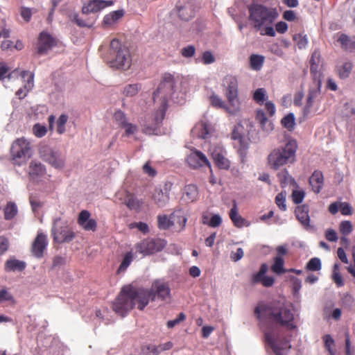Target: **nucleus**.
Returning <instances> with one entry per match:
<instances>
[{"instance_id":"ddd939ff","label":"nucleus","mask_w":355,"mask_h":355,"mask_svg":"<svg viewBox=\"0 0 355 355\" xmlns=\"http://www.w3.org/2000/svg\"><path fill=\"white\" fill-rule=\"evenodd\" d=\"M265 337L266 341L270 345L276 355H287L288 352V342L286 338L283 340L279 338L275 339L270 333H266Z\"/></svg>"},{"instance_id":"864d4df0","label":"nucleus","mask_w":355,"mask_h":355,"mask_svg":"<svg viewBox=\"0 0 355 355\" xmlns=\"http://www.w3.org/2000/svg\"><path fill=\"white\" fill-rule=\"evenodd\" d=\"M142 355H158L159 351L155 345H147L142 347Z\"/></svg>"},{"instance_id":"603ef678","label":"nucleus","mask_w":355,"mask_h":355,"mask_svg":"<svg viewBox=\"0 0 355 355\" xmlns=\"http://www.w3.org/2000/svg\"><path fill=\"white\" fill-rule=\"evenodd\" d=\"M29 201L33 212H37L43 205V203L33 195L30 196Z\"/></svg>"},{"instance_id":"0eeeda50","label":"nucleus","mask_w":355,"mask_h":355,"mask_svg":"<svg viewBox=\"0 0 355 355\" xmlns=\"http://www.w3.org/2000/svg\"><path fill=\"white\" fill-rule=\"evenodd\" d=\"M222 87L229 105L234 110H240L241 102L239 98V82L235 76L227 74L222 80Z\"/></svg>"},{"instance_id":"bb28decb","label":"nucleus","mask_w":355,"mask_h":355,"mask_svg":"<svg viewBox=\"0 0 355 355\" xmlns=\"http://www.w3.org/2000/svg\"><path fill=\"white\" fill-rule=\"evenodd\" d=\"M323 180L322 173L318 171H314L310 177L309 184L315 193H318L320 191L323 186Z\"/></svg>"},{"instance_id":"774afa93","label":"nucleus","mask_w":355,"mask_h":355,"mask_svg":"<svg viewBox=\"0 0 355 355\" xmlns=\"http://www.w3.org/2000/svg\"><path fill=\"white\" fill-rule=\"evenodd\" d=\"M196 128H199L200 130V135L199 136L203 139H205L207 137V136L209 135V130H208V127H207V125L206 124V123L205 122H202L201 123H200L197 127Z\"/></svg>"},{"instance_id":"cd10ccee","label":"nucleus","mask_w":355,"mask_h":355,"mask_svg":"<svg viewBox=\"0 0 355 355\" xmlns=\"http://www.w3.org/2000/svg\"><path fill=\"white\" fill-rule=\"evenodd\" d=\"M198 196V191L196 186L189 184L184 187L182 195L183 200L189 203L195 201Z\"/></svg>"},{"instance_id":"c85d7f7f","label":"nucleus","mask_w":355,"mask_h":355,"mask_svg":"<svg viewBox=\"0 0 355 355\" xmlns=\"http://www.w3.org/2000/svg\"><path fill=\"white\" fill-rule=\"evenodd\" d=\"M154 202L160 207H164L169 200V194L166 193L161 189H155L153 193Z\"/></svg>"},{"instance_id":"a19ab883","label":"nucleus","mask_w":355,"mask_h":355,"mask_svg":"<svg viewBox=\"0 0 355 355\" xmlns=\"http://www.w3.org/2000/svg\"><path fill=\"white\" fill-rule=\"evenodd\" d=\"M264 58L261 55H252L250 58L251 68L259 70L263 66Z\"/></svg>"},{"instance_id":"c9c22d12","label":"nucleus","mask_w":355,"mask_h":355,"mask_svg":"<svg viewBox=\"0 0 355 355\" xmlns=\"http://www.w3.org/2000/svg\"><path fill=\"white\" fill-rule=\"evenodd\" d=\"M174 225L173 221L166 215H159L157 216V227L160 230H168Z\"/></svg>"},{"instance_id":"6ab92c4d","label":"nucleus","mask_w":355,"mask_h":355,"mask_svg":"<svg viewBox=\"0 0 355 355\" xmlns=\"http://www.w3.org/2000/svg\"><path fill=\"white\" fill-rule=\"evenodd\" d=\"M91 214L87 210H83L79 213L78 224L85 231L95 232L97 228V222L95 219L91 218Z\"/></svg>"},{"instance_id":"393cba45","label":"nucleus","mask_w":355,"mask_h":355,"mask_svg":"<svg viewBox=\"0 0 355 355\" xmlns=\"http://www.w3.org/2000/svg\"><path fill=\"white\" fill-rule=\"evenodd\" d=\"M212 158L215 164L220 169L227 170L230 167V162L225 157L219 150H214L212 153Z\"/></svg>"},{"instance_id":"4be33fe9","label":"nucleus","mask_w":355,"mask_h":355,"mask_svg":"<svg viewBox=\"0 0 355 355\" xmlns=\"http://www.w3.org/2000/svg\"><path fill=\"white\" fill-rule=\"evenodd\" d=\"M210 104L215 108L224 109L227 112L234 114L239 110H234V107L227 105L225 102L216 94H213L209 96Z\"/></svg>"},{"instance_id":"79ce46f5","label":"nucleus","mask_w":355,"mask_h":355,"mask_svg":"<svg viewBox=\"0 0 355 355\" xmlns=\"http://www.w3.org/2000/svg\"><path fill=\"white\" fill-rule=\"evenodd\" d=\"M353 68L352 63L349 62H346L343 64V65L340 67V69H338V75L340 78H347L349 74L351 73V71Z\"/></svg>"},{"instance_id":"0e129e2a","label":"nucleus","mask_w":355,"mask_h":355,"mask_svg":"<svg viewBox=\"0 0 355 355\" xmlns=\"http://www.w3.org/2000/svg\"><path fill=\"white\" fill-rule=\"evenodd\" d=\"M324 341L325 347L327 349L329 354L331 355H334V352L331 349V345H333L334 343V340L332 338V337L328 334L325 335L324 336Z\"/></svg>"},{"instance_id":"4468645a","label":"nucleus","mask_w":355,"mask_h":355,"mask_svg":"<svg viewBox=\"0 0 355 355\" xmlns=\"http://www.w3.org/2000/svg\"><path fill=\"white\" fill-rule=\"evenodd\" d=\"M47 245V236L42 232H38L31 245L32 254L38 259L43 257Z\"/></svg>"},{"instance_id":"aec40b11","label":"nucleus","mask_w":355,"mask_h":355,"mask_svg":"<svg viewBox=\"0 0 355 355\" xmlns=\"http://www.w3.org/2000/svg\"><path fill=\"white\" fill-rule=\"evenodd\" d=\"M321 85V79H317L313 81L312 85L309 89V94L306 98V105L304 108V112H309V109L313 106L315 98H318V96L320 95Z\"/></svg>"},{"instance_id":"09e8293b","label":"nucleus","mask_w":355,"mask_h":355,"mask_svg":"<svg viewBox=\"0 0 355 355\" xmlns=\"http://www.w3.org/2000/svg\"><path fill=\"white\" fill-rule=\"evenodd\" d=\"M298 148L297 142L295 139H290V164L296 161L295 152Z\"/></svg>"},{"instance_id":"f03ea898","label":"nucleus","mask_w":355,"mask_h":355,"mask_svg":"<svg viewBox=\"0 0 355 355\" xmlns=\"http://www.w3.org/2000/svg\"><path fill=\"white\" fill-rule=\"evenodd\" d=\"M249 12L250 21L257 30L261 31V35L271 37L275 35L272 24L278 17L276 10L259 4H253L249 7Z\"/></svg>"},{"instance_id":"6e6552de","label":"nucleus","mask_w":355,"mask_h":355,"mask_svg":"<svg viewBox=\"0 0 355 355\" xmlns=\"http://www.w3.org/2000/svg\"><path fill=\"white\" fill-rule=\"evenodd\" d=\"M31 143L24 137L17 139L12 144L10 154L15 164L20 165L31 157Z\"/></svg>"},{"instance_id":"423d86ee","label":"nucleus","mask_w":355,"mask_h":355,"mask_svg":"<svg viewBox=\"0 0 355 355\" xmlns=\"http://www.w3.org/2000/svg\"><path fill=\"white\" fill-rule=\"evenodd\" d=\"M159 105V109L151 114L145 116L141 119L140 123L142 127L143 132L147 135H155L159 128L162 121L164 119L166 111L168 107L164 102L162 105Z\"/></svg>"},{"instance_id":"bf43d9fd","label":"nucleus","mask_w":355,"mask_h":355,"mask_svg":"<svg viewBox=\"0 0 355 355\" xmlns=\"http://www.w3.org/2000/svg\"><path fill=\"white\" fill-rule=\"evenodd\" d=\"M33 133L37 137H42L46 133V128L44 125L39 123L35 124L33 128Z\"/></svg>"},{"instance_id":"680f3d73","label":"nucleus","mask_w":355,"mask_h":355,"mask_svg":"<svg viewBox=\"0 0 355 355\" xmlns=\"http://www.w3.org/2000/svg\"><path fill=\"white\" fill-rule=\"evenodd\" d=\"M185 319H186L185 314L184 313H180L178 315L177 318L167 322V327H168V328H170V329L173 328L175 325L180 324L181 322L184 321Z\"/></svg>"},{"instance_id":"69168bd1","label":"nucleus","mask_w":355,"mask_h":355,"mask_svg":"<svg viewBox=\"0 0 355 355\" xmlns=\"http://www.w3.org/2000/svg\"><path fill=\"white\" fill-rule=\"evenodd\" d=\"M143 171L144 173L147 174L148 176L152 178L155 177L157 175L156 170L150 166L149 162H146L143 166Z\"/></svg>"},{"instance_id":"5fc2aeb1","label":"nucleus","mask_w":355,"mask_h":355,"mask_svg":"<svg viewBox=\"0 0 355 355\" xmlns=\"http://www.w3.org/2000/svg\"><path fill=\"white\" fill-rule=\"evenodd\" d=\"M286 202V193L284 194L282 192L277 194V196L275 198V202L277 205L279 207V208L283 211H285L286 209V205L285 204Z\"/></svg>"},{"instance_id":"4d7b16f0","label":"nucleus","mask_w":355,"mask_h":355,"mask_svg":"<svg viewBox=\"0 0 355 355\" xmlns=\"http://www.w3.org/2000/svg\"><path fill=\"white\" fill-rule=\"evenodd\" d=\"M340 231L342 234L347 235L352 231V225L348 220L342 221L340 224Z\"/></svg>"},{"instance_id":"de8ad7c7","label":"nucleus","mask_w":355,"mask_h":355,"mask_svg":"<svg viewBox=\"0 0 355 355\" xmlns=\"http://www.w3.org/2000/svg\"><path fill=\"white\" fill-rule=\"evenodd\" d=\"M125 130V132L123 136L130 137L138 131V127L137 125H135L131 123H128L122 127Z\"/></svg>"},{"instance_id":"e433bc0d","label":"nucleus","mask_w":355,"mask_h":355,"mask_svg":"<svg viewBox=\"0 0 355 355\" xmlns=\"http://www.w3.org/2000/svg\"><path fill=\"white\" fill-rule=\"evenodd\" d=\"M293 40L295 47H297L298 49H302L305 48L308 43L306 35H302L301 33L295 34L293 36Z\"/></svg>"},{"instance_id":"5701e85b","label":"nucleus","mask_w":355,"mask_h":355,"mask_svg":"<svg viewBox=\"0 0 355 355\" xmlns=\"http://www.w3.org/2000/svg\"><path fill=\"white\" fill-rule=\"evenodd\" d=\"M231 137L233 140L237 141L239 144L238 153L241 157H245L248 148V143L242 135L234 128L232 132Z\"/></svg>"},{"instance_id":"f257e3e1","label":"nucleus","mask_w":355,"mask_h":355,"mask_svg":"<svg viewBox=\"0 0 355 355\" xmlns=\"http://www.w3.org/2000/svg\"><path fill=\"white\" fill-rule=\"evenodd\" d=\"M171 298V289L168 283L162 280L153 282L150 289L136 287L132 284L123 286L112 304L113 311L124 317L131 311L137 302V308L143 310L149 301L156 300L166 301Z\"/></svg>"},{"instance_id":"473e14b6","label":"nucleus","mask_w":355,"mask_h":355,"mask_svg":"<svg viewBox=\"0 0 355 355\" xmlns=\"http://www.w3.org/2000/svg\"><path fill=\"white\" fill-rule=\"evenodd\" d=\"M18 213V209L16 204L13 202H8L4 209V218L6 220H10L13 219Z\"/></svg>"},{"instance_id":"c03bdc74","label":"nucleus","mask_w":355,"mask_h":355,"mask_svg":"<svg viewBox=\"0 0 355 355\" xmlns=\"http://www.w3.org/2000/svg\"><path fill=\"white\" fill-rule=\"evenodd\" d=\"M68 120V116L62 114L57 121V132L59 134H63L65 131V124Z\"/></svg>"},{"instance_id":"e2e57ef3","label":"nucleus","mask_w":355,"mask_h":355,"mask_svg":"<svg viewBox=\"0 0 355 355\" xmlns=\"http://www.w3.org/2000/svg\"><path fill=\"white\" fill-rule=\"evenodd\" d=\"M222 223L221 217L218 214H214L208 223V225L211 227H217Z\"/></svg>"},{"instance_id":"052dcab7","label":"nucleus","mask_w":355,"mask_h":355,"mask_svg":"<svg viewBox=\"0 0 355 355\" xmlns=\"http://www.w3.org/2000/svg\"><path fill=\"white\" fill-rule=\"evenodd\" d=\"M216 60L215 57L209 51H206L202 53V62L204 64H209L214 62Z\"/></svg>"},{"instance_id":"f8f14e48","label":"nucleus","mask_w":355,"mask_h":355,"mask_svg":"<svg viewBox=\"0 0 355 355\" xmlns=\"http://www.w3.org/2000/svg\"><path fill=\"white\" fill-rule=\"evenodd\" d=\"M268 270V266L266 263H262L259 272L252 275L251 284L254 285L260 283L265 287L272 286L275 282V279L272 277L266 275Z\"/></svg>"},{"instance_id":"7c9ffc66","label":"nucleus","mask_w":355,"mask_h":355,"mask_svg":"<svg viewBox=\"0 0 355 355\" xmlns=\"http://www.w3.org/2000/svg\"><path fill=\"white\" fill-rule=\"evenodd\" d=\"M26 268V263L24 261L17 259H8L5 263V270L10 271H22Z\"/></svg>"},{"instance_id":"6e6d98bb","label":"nucleus","mask_w":355,"mask_h":355,"mask_svg":"<svg viewBox=\"0 0 355 355\" xmlns=\"http://www.w3.org/2000/svg\"><path fill=\"white\" fill-rule=\"evenodd\" d=\"M125 205L130 209H137L140 207L139 201L133 196H129L128 197Z\"/></svg>"},{"instance_id":"a18cd8bd","label":"nucleus","mask_w":355,"mask_h":355,"mask_svg":"<svg viewBox=\"0 0 355 355\" xmlns=\"http://www.w3.org/2000/svg\"><path fill=\"white\" fill-rule=\"evenodd\" d=\"M343 305L349 311H355V300L350 295H345L343 297Z\"/></svg>"},{"instance_id":"9b49d317","label":"nucleus","mask_w":355,"mask_h":355,"mask_svg":"<svg viewBox=\"0 0 355 355\" xmlns=\"http://www.w3.org/2000/svg\"><path fill=\"white\" fill-rule=\"evenodd\" d=\"M42 159L55 168H62L64 166L65 157L61 153L47 149L42 153Z\"/></svg>"},{"instance_id":"c756f323","label":"nucleus","mask_w":355,"mask_h":355,"mask_svg":"<svg viewBox=\"0 0 355 355\" xmlns=\"http://www.w3.org/2000/svg\"><path fill=\"white\" fill-rule=\"evenodd\" d=\"M256 120L259 123L263 130L268 132L273 130L272 123L269 121L263 110L259 109L257 110Z\"/></svg>"},{"instance_id":"a211bd4d","label":"nucleus","mask_w":355,"mask_h":355,"mask_svg":"<svg viewBox=\"0 0 355 355\" xmlns=\"http://www.w3.org/2000/svg\"><path fill=\"white\" fill-rule=\"evenodd\" d=\"M56 46V40L49 33L42 32L37 42V53L40 55L47 53L53 46Z\"/></svg>"},{"instance_id":"ea45409f","label":"nucleus","mask_w":355,"mask_h":355,"mask_svg":"<svg viewBox=\"0 0 355 355\" xmlns=\"http://www.w3.org/2000/svg\"><path fill=\"white\" fill-rule=\"evenodd\" d=\"M141 89V85L140 84H129L123 88V94L126 96H134Z\"/></svg>"},{"instance_id":"9d476101","label":"nucleus","mask_w":355,"mask_h":355,"mask_svg":"<svg viewBox=\"0 0 355 355\" xmlns=\"http://www.w3.org/2000/svg\"><path fill=\"white\" fill-rule=\"evenodd\" d=\"M288 160V142L285 144L284 147L273 150L268 156V164L274 170H278L281 166L286 164Z\"/></svg>"},{"instance_id":"338daca9","label":"nucleus","mask_w":355,"mask_h":355,"mask_svg":"<svg viewBox=\"0 0 355 355\" xmlns=\"http://www.w3.org/2000/svg\"><path fill=\"white\" fill-rule=\"evenodd\" d=\"M310 70L313 76V81L317 79H321V74L320 73V64H311Z\"/></svg>"},{"instance_id":"2f4dec72","label":"nucleus","mask_w":355,"mask_h":355,"mask_svg":"<svg viewBox=\"0 0 355 355\" xmlns=\"http://www.w3.org/2000/svg\"><path fill=\"white\" fill-rule=\"evenodd\" d=\"M124 15L123 10H115L106 15L103 18L105 26H112Z\"/></svg>"},{"instance_id":"58836bf2","label":"nucleus","mask_w":355,"mask_h":355,"mask_svg":"<svg viewBox=\"0 0 355 355\" xmlns=\"http://www.w3.org/2000/svg\"><path fill=\"white\" fill-rule=\"evenodd\" d=\"M132 260L133 255L132 252H127L117 270V273L119 274L121 272H125L126 269L128 268V266L130 265Z\"/></svg>"},{"instance_id":"49530a36","label":"nucleus","mask_w":355,"mask_h":355,"mask_svg":"<svg viewBox=\"0 0 355 355\" xmlns=\"http://www.w3.org/2000/svg\"><path fill=\"white\" fill-rule=\"evenodd\" d=\"M114 118L117 124L121 128H122L123 125L128 123L125 114L121 110L115 112L114 114Z\"/></svg>"},{"instance_id":"dca6fc26","label":"nucleus","mask_w":355,"mask_h":355,"mask_svg":"<svg viewBox=\"0 0 355 355\" xmlns=\"http://www.w3.org/2000/svg\"><path fill=\"white\" fill-rule=\"evenodd\" d=\"M52 234L54 241L58 243H69L76 236L75 233L67 226L61 227L54 226L52 229Z\"/></svg>"},{"instance_id":"2eb2a0df","label":"nucleus","mask_w":355,"mask_h":355,"mask_svg":"<svg viewBox=\"0 0 355 355\" xmlns=\"http://www.w3.org/2000/svg\"><path fill=\"white\" fill-rule=\"evenodd\" d=\"M83 13L89 14L92 12H97L106 7L112 6L113 4V1L105 0H83Z\"/></svg>"},{"instance_id":"a878e982","label":"nucleus","mask_w":355,"mask_h":355,"mask_svg":"<svg viewBox=\"0 0 355 355\" xmlns=\"http://www.w3.org/2000/svg\"><path fill=\"white\" fill-rule=\"evenodd\" d=\"M295 215L297 220L302 225L307 227L309 226L310 218L309 216V208L306 205L297 206L295 209Z\"/></svg>"},{"instance_id":"37998d69","label":"nucleus","mask_w":355,"mask_h":355,"mask_svg":"<svg viewBox=\"0 0 355 355\" xmlns=\"http://www.w3.org/2000/svg\"><path fill=\"white\" fill-rule=\"evenodd\" d=\"M253 100L259 105H263L266 100V91L264 88H259L254 92Z\"/></svg>"},{"instance_id":"4c0bfd02","label":"nucleus","mask_w":355,"mask_h":355,"mask_svg":"<svg viewBox=\"0 0 355 355\" xmlns=\"http://www.w3.org/2000/svg\"><path fill=\"white\" fill-rule=\"evenodd\" d=\"M29 168L31 175L39 176L45 173V168L41 163L31 162Z\"/></svg>"},{"instance_id":"20e7f679","label":"nucleus","mask_w":355,"mask_h":355,"mask_svg":"<svg viewBox=\"0 0 355 355\" xmlns=\"http://www.w3.org/2000/svg\"><path fill=\"white\" fill-rule=\"evenodd\" d=\"M105 60L111 67L123 69H129L132 62L129 49L116 38L111 40Z\"/></svg>"},{"instance_id":"39448f33","label":"nucleus","mask_w":355,"mask_h":355,"mask_svg":"<svg viewBox=\"0 0 355 355\" xmlns=\"http://www.w3.org/2000/svg\"><path fill=\"white\" fill-rule=\"evenodd\" d=\"M175 85L173 75L170 73H164L157 89L153 93L154 103L162 105L164 102L166 106L168 107V101L174 92Z\"/></svg>"},{"instance_id":"8fccbe9b","label":"nucleus","mask_w":355,"mask_h":355,"mask_svg":"<svg viewBox=\"0 0 355 355\" xmlns=\"http://www.w3.org/2000/svg\"><path fill=\"white\" fill-rule=\"evenodd\" d=\"M181 55L186 58H192L196 53V48L193 45H188L181 49Z\"/></svg>"},{"instance_id":"13d9d810","label":"nucleus","mask_w":355,"mask_h":355,"mask_svg":"<svg viewBox=\"0 0 355 355\" xmlns=\"http://www.w3.org/2000/svg\"><path fill=\"white\" fill-rule=\"evenodd\" d=\"M130 228H137L140 232L144 234H147L149 232V227L147 223L144 222L132 223L130 225Z\"/></svg>"},{"instance_id":"b1692460","label":"nucleus","mask_w":355,"mask_h":355,"mask_svg":"<svg viewBox=\"0 0 355 355\" xmlns=\"http://www.w3.org/2000/svg\"><path fill=\"white\" fill-rule=\"evenodd\" d=\"M290 185L293 187L291 193L292 201L295 204L301 203L306 196L305 191L301 188L299 184L296 182V181L290 177Z\"/></svg>"},{"instance_id":"3c124183","label":"nucleus","mask_w":355,"mask_h":355,"mask_svg":"<svg viewBox=\"0 0 355 355\" xmlns=\"http://www.w3.org/2000/svg\"><path fill=\"white\" fill-rule=\"evenodd\" d=\"M307 269L312 271H317L321 269L320 260L318 258L311 259L306 266Z\"/></svg>"},{"instance_id":"7ed1b4c3","label":"nucleus","mask_w":355,"mask_h":355,"mask_svg":"<svg viewBox=\"0 0 355 355\" xmlns=\"http://www.w3.org/2000/svg\"><path fill=\"white\" fill-rule=\"evenodd\" d=\"M257 319L264 316L270 323L279 327H288V308L284 302L275 301L268 304L259 303L254 309Z\"/></svg>"},{"instance_id":"f704fd0d","label":"nucleus","mask_w":355,"mask_h":355,"mask_svg":"<svg viewBox=\"0 0 355 355\" xmlns=\"http://www.w3.org/2000/svg\"><path fill=\"white\" fill-rule=\"evenodd\" d=\"M338 42L345 50L352 51L355 49V40L350 39L347 35L342 34L338 39Z\"/></svg>"},{"instance_id":"412c9836","label":"nucleus","mask_w":355,"mask_h":355,"mask_svg":"<svg viewBox=\"0 0 355 355\" xmlns=\"http://www.w3.org/2000/svg\"><path fill=\"white\" fill-rule=\"evenodd\" d=\"M229 215L232 223L236 227L241 228L243 226L248 227L250 225V223L239 214L237 204L235 200L233 201V205L230 211Z\"/></svg>"},{"instance_id":"f3484780","label":"nucleus","mask_w":355,"mask_h":355,"mask_svg":"<svg viewBox=\"0 0 355 355\" xmlns=\"http://www.w3.org/2000/svg\"><path fill=\"white\" fill-rule=\"evenodd\" d=\"M187 162L193 168H198L203 166H210L209 160L205 154L198 150H193L187 157Z\"/></svg>"},{"instance_id":"1a4fd4ad","label":"nucleus","mask_w":355,"mask_h":355,"mask_svg":"<svg viewBox=\"0 0 355 355\" xmlns=\"http://www.w3.org/2000/svg\"><path fill=\"white\" fill-rule=\"evenodd\" d=\"M166 245V241L159 238H148L135 245L137 252L144 256L162 251Z\"/></svg>"},{"instance_id":"72a5a7b5","label":"nucleus","mask_w":355,"mask_h":355,"mask_svg":"<svg viewBox=\"0 0 355 355\" xmlns=\"http://www.w3.org/2000/svg\"><path fill=\"white\" fill-rule=\"evenodd\" d=\"M271 271L276 275H282L286 272L284 268V261L280 256L274 258V262L270 267Z\"/></svg>"}]
</instances>
